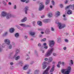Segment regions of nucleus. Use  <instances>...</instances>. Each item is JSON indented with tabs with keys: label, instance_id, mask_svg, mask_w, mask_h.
<instances>
[{
	"label": "nucleus",
	"instance_id": "f257e3e1",
	"mask_svg": "<svg viewBox=\"0 0 74 74\" xmlns=\"http://www.w3.org/2000/svg\"><path fill=\"white\" fill-rule=\"evenodd\" d=\"M7 16L6 18L8 19H10V18H12V17H14V16H13L11 14H7V12H2L1 17H2V16L3 17H5V16Z\"/></svg>",
	"mask_w": 74,
	"mask_h": 74
},
{
	"label": "nucleus",
	"instance_id": "f03ea898",
	"mask_svg": "<svg viewBox=\"0 0 74 74\" xmlns=\"http://www.w3.org/2000/svg\"><path fill=\"white\" fill-rule=\"evenodd\" d=\"M53 51V48H51V49H50L49 50H48L45 54V56L46 57H48L51 55V54L52 53V52Z\"/></svg>",
	"mask_w": 74,
	"mask_h": 74
},
{
	"label": "nucleus",
	"instance_id": "7ed1b4c3",
	"mask_svg": "<svg viewBox=\"0 0 74 74\" xmlns=\"http://www.w3.org/2000/svg\"><path fill=\"white\" fill-rule=\"evenodd\" d=\"M40 5L39 7V11H41V10H42L43 9H44V6L43 5V3H40Z\"/></svg>",
	"mask_w": 74,
	"mask_h": 74
},
{
	"label": "nucleus",
	"instance_id": "20e7f679",
	"mask_svg": "<svg viewBox=\"0 0 74 74\" xmlns=\"http://www.w3.org/2000/svg\"><path fill=\"white\" fill-rule=\"evenodd\" d=\"M70 71H71V67L69 66L68 67L67 71H65V74H69Z\"/></svg>",
	"mask_w": 74,
	"mask_h": 74
},
{
	"label": "nucleus",
	"instance_id": "39448f33",
	"mask_svg": "<svg viewBox=\"0 0 74 74\" xmlns=\"http://www.w3.org/2000/svg\"><path fill=\"white\" fill-rule=\"evenodd\" d=\"M50 67H51L50 66H48L46 70L43 72V74H48V71L49 70Z\"/></svg>",
	"mask_w": 74,
	"mask_h": 74
},
{
	"label": "nucleus",
	"instance_id": "423d86ee",
	"mask_svg": "<svg viewBox=\"0 0 74 74\" xmlns=\"http://www.w3.org/2000/svg\"><path fill=\"white\" fill-rule=\"evenodd\" d=\"M50 44H49V46L50 47H53L54 45V44H55V42L53 41L50 40L49 41Z\"/></svg>",
	"mask_w": 74,
	"mask_h": 74
},
{
	"label": "nucleus",
	"instance_id": "0eeeda50",
	"mask_svg": "<svg viewBox=\"0 0 74 74\" xmlns=\"http://www.w3.org/2000/svg\"><path fill=\"white\" fill-rule=\"evenodd\" d=\"M58 26H59V29H62V28H63L64 27H65V25H64L63 27L62 26V24L60 23H58Z\"/></svg>",
	"mask_w": 74,
	"mask_h": 74
},
{
	"label": "nucleus",
	"instance_id": "6e6552de",
	"mask_svg": "<svg viewBox=\"0 0 74 74\" xmlns=\"http://www.w3.org/2000/svg\"><path fill=\"white\" fill-rule=\"evenodd\" d=\"M46 63H47V62H43L42 65L43 66L42 67V68L43 69H44L46 68V67H47V66L46 65Z\"/></svg>",
	"mask_w": 74,
	"mask_h": 74
},
{
	"label": "nucleus",
	"instance_id": "1a4fd4ad",
	"mask_svg": "<svg viewBox=\"0 0 74 74\" xmlns=\"http://www.w3.org/2000/svg\"><path fill=\"white\" fill-rule=\"evenodd\" d=\"M67 13L68 15L72 14V11L71 10H67Z\"/></svg>",
	"mask_w": 74,
	"mask_h": 74
},
{
	"label": "nucleus",
	"instance_id": "9d476101",
	"mask_svg": "<svg viewBox=\"0 0 74 74\" xmlns=\"http://www.w3.org/2000/svg\"><path fill=\"white\" fill-rule=\"evenodd\" d=\"M5 42H6L8 45H9L10 43V41L8 39H6L5 40Z\"/></svg>",
	"mask_w": 74,
	"mask_h": 74
},
{
	"label": "nucleus",
	"instance_id": "9b49d317",
	"mask_svg": "<svg viewBox=\"0 0 74 74\" xmlns=\"http://www.w3.org/2000/svg\"><path fill=\"white\" fill-rule=\"evenodd\" d=\"M28 9H29V7L27 6H26L25 8L24 9V10H25V14H27V10H28Z\"/></svg>",
	"mask_w": 74,
	"mask_h": 74
},
{
	"label": "nucleus",
	"instance_id": "f8f14e48",
	"mask_svg": "<svg viewBox=\"0 0 74 74\" xmlns=\"http://www.w3.org/2000/svg\"><path fill=\"white\" fill-rule=\"evenodd\" d=\"M55 68V65H53L51 70L50 71V73H52L53 71H54V69Z\"/></svg>",
	"mask_w": 74,
	"mask_h": 74
},
{
	"label": "nucleus",
	"instance_id": "ddd939ff",
	"mask_svg": "<svg viewBox=\"0 0 74 74\" xmlns=\"http://www.w3.org/2000/svg\"><path fill=\"white\" fill-rule=\"evenodd\" d=\"M14 28H12L10 29V32L11 33H13L14 32Z\"/></svg>",
	"mask_w": 74,
	"mask_h": 74
},
{
	"label": "nucleus",
	"instance_id": "4468645a",
	"mask_svg": "<svg viewBox=\"0 0 74 74\" xmlns=\"http://www.w3.org/2000/svg\"><path fill=\"white\" fill-rule=\"evenodd\" d=\"M27 20V18L26 17H24L23 19L21 21L22 22H25Z\"/></svg>",
	"mask_w": 74,
	"mask_h": 74
},
{
	"label": "nucleus",
	"instance_id": "2eb2a0df",
	"mask_svg": "<svg viewBox=\"0 0 74 74\" xmlns=\"http://www.w3.org/2000/svg\"><path fill=\"white\" fill-rule=\"evenodd\" d=\"M28 66H29L28 65H26L24 67L23 69L24 70H27V68H28Z\"/></svg>",
	"mask_w": 74,
	"mask_h": 74
},
{
	"label": "nucleus",
	"instance_id": "dca6fc26",
	"mask_svg": "<svg viewBox=\"0 0 74 74\" xmlns=\"http://www.w3.org/2000/svg\"><path fill=\"white\" fill-rule=\"evenodd\" d=\"M56 12V17H58V16H59L60 15V12Z\"/></svg>",
	"mask_w": 74,
	"mask_h": 74
},
{
	"label": "nucleus",
	"instance_id": "f3484780",
	"mask_svg": "<svg viewBox=\"0 0 74 74\" xmlns=\"http://www.w3.org/2000/svg\"><path fill=\"white\" fill-rule=\"evenodd\" d=\"M61 71L62 74H65V69H61Z\"/></svg>",
	"mask_w": 74,
	"mask_h": 74
},
{
	"label": "nucleus",
	"instance_id": "a211bd4d",
	"mask_svg": "<svg viewBox=\"0 0 74 74\" xmlns=\"http://www.w3.org/2000/svg\"><path fill=\"white\" fill-rule=\"evenodd\" d=\"M19 50H17L16 51V53L14 55V57H16L17 56V53H19Z\"/></svg>",
	"mask_w": 74,
	"mask_h": 74
},
{
	"label": "nucleus",
	"instance_id": "6ab92c4d",
	"mask_svg": "<svg viewBox=\"0 0 74 74\" xmlns=\"http://www.w3.org/2000/svg\"><path fill=\"white\" fill-rule=\"evenodd\" d=\"M37 24L38 25H39V26H41V25H42V23L40 21H38L37 22Z\"/></svg>",
	"mask_w": 74,
	"mask_h": 74
},
{
	"label": "nucleus",
	"instance_id": "aec40b11",
	"mask_svg": "<svg viewBox=\"0 0 74 74\" xmlns=\"http://www.w3.org/2000/svg\"><path fill=\"white\" fill-rule=\"evenodd\" d=\"M71 8L72 10H74V4L71 5Z\"/></svg>",
	"mask_w": 74,
	"mask_h": 74
},
{
	"label": "nucleus",
	"instance_id": "412c9836",
	"mask_svg": "<svg viewBox=\"0 0 74 74\" xmlns=\"http://www.w3.org/2000/svg\"><path fill=\"white\" fill-rule=\"evenodd\" d=\"M48 17L50 18V17H52V14L51 13H49L48 14Z\"/></svg>",
	"mask_w": 74,
	"mask_h": 74
},
{
	"label": "nucleus",
	"instance_id": "4be33fe9",
	"mask_svg": "<svg viewBox=\"0 0 74 74\" xmlns=\"http://www.w3.org/2000/svg\"><path fill=\"white\" fill-rule=\"evenodd\" d=\"M49 3V0H47L46 2L45 3L46 5H47V4H48Z\"/></svg>",
	"mask_w": 74,
	"mask_h": 74
},
{
	"label": "nucleus",
	"instance_id": "5701e85b",
	"mask_svg": "<svg viewBox=\"0 0 74 74\" xmlns=\"http://www.w3.org/2000/svg\"><path fill=\"white\" fill-rule=\"evenodd\" d=\"M69 63L70 64H71L72 65H73V61L72 60H70L69 61Z\"/></svg>",
	"mask_w": 74,
	"mask_h": 74
},
{
	"label": "nucleus",
	"instance_id": "b1692460",
	"mask_svg": "<svg viewBox=\"0 0 74 74\" xmlns=\"http://www.w3.org/2000/svg\"><path fill=\"white\" fill-rule=\"evenodd\" d=\"M20 58V56H18L15 58L16 60H18Z\"/></svg>",
	"mask_w": 74,
	"mask_h": 74
},
{
	"label": "nucleus",
	"instance_id": "393cba45",
	"mask_svg": "<svg viewBox=\"0 0 74 74\" xmlns=\"http://www.w3.org/2000/svg\"><path fill=\"white\" fill-rule=\"evenodd\" d=\"M29 34L31 36H34L35 34V33L34 32H30Z\"/></svg>",
	"mask_w": 74,
	"mask_h": 74
},
{
	"label": "nucleus",
	"instance_id": "a878e982",
	"mask_svg": "<svg viewBox=\"0 0 74 74\" xmlns=\"http://www.w3.org/2000/svg\"><path fill=\"white\" fill-rule=\"evenodd\" d=\"M52 57H50L49 58L48 62H52Z\"/></svg>",
	"mask_w": 74,
	"mask_h": 74
},
{
	"label": "nucleus",
	"instance_id": "bb28decb",
	"mask_svg": "<svg viewBox=\"0 0 74 74\" xmlns=\"http://www.w3.org/2000/svg\"><path fill=\"white\" fill-rule=\"evenodd\" d=\"M49 22V19H46L44 20V22L46 23Z\"/></svg>",
	"mask_w": 74,
	"mask_h": 74
},
{
	"label": "nucleus",
	"instance_id": "cd10ccee",
	"mask_svg": "<svg viewBox=\"0 0 74 74\" xmlns=\"http://www.w3.org/2000/svg\"><path fill=\"white\" fill-rule=\"evenodd\" d=\"M15 36L16 37H18L19 36V34L16 33L15 34Z\"/></svg>",
	"mask_w": 74,
	"mask_h": 74
},
{
	"label": "nucleus",
	"instance_id": "c85d7f7f",
	"mask_svg": "<svg viewBox=\"0 0 74 74\" xmlns=\"http://www.w3.org/2000/svg\"><path fill=\"white\" fill-rule=\"evenodd\" d=\"M71 8V5H69V6H66L65 8V9H68L69 8Z\"/></svg>",
	"mask_w": 74,
	"mask_h": 74
},
{
	"label": "nucleus",
	"instance_id": "c756f323",
	"mask_svg": "<svg viewBox=\"0 0 74 74\" xmlns=\"http://www.w3.org/2000/svg\"><path fill=\"white\" fill-rule=\"evenodd\" d=\"M46 40V38H45L41 40V41H45Z\"/></svg>",
	"mask_w": 74,
	"mask_h": 74
},
{
	"label": "nucleus",
	"instance_id": "7c9ffc66",
	"mask_svg": "<svg viewBox=\"0 0 74 74\" xmlns=\"http://www.w3.org/2000/svg\"><path fill=\"white\" fill-rule=\"evenodd\" d=\"M69 2V0H65V4H67L68 2Z\"/></svg>",
	"mask_w": 74,
	"mask_h": 74
},
{
	"label": "nucleus",
	"instance_id": "2f4dec72",
	"mask_svg": "<svg viewBox=\"0 0 74 74\" xmlns=\"http://www.w3.org/2000/svg\"><path fill=\"white\" fill-rule=\"evenodd\" d=\"M21 26H26V25L23 24H20Z\"/></svg>",
	"mask_w": 74,
	"mask_h": 74
},
{
	"label": "nucleus",
	"instance_id": "473e14b6",
	"mask_svg": "<svg viewBox=\"0 0 74 74\" xmlns=\"http://www.w3.org/2000/svg\"><path fill=\"white\" fill-rule=\"evenodd\" d=\"M65 42H67V43H68V42H69V40H68V39H65Z\"/></svg>",
	"mask_w": 74,
	"mask_h": 74
},
{
	"label": "nucleus",
	"instance_id": "72a5a7b5",
	"mask_svg": "<svg viewBox=\"0 0 74 74\" xmlns=\"http://www.w3.org/2000/svg\"><path fill=\"white\" fill-rule=\"evenodd\" d=\"M51 3L53 5H54L55 4V3L54 2V1H51Z\"/></svg>",
	"mask_w": 74,
	"mask_h": 74
},
{
	"label": "nucleus",
	"instance_id": "f704fd0d",
	"mask_svg": "<svg viewBox=\"0 0 74 74\" xmlns=\"http://www.w3.org/2000/svg\"><path fill=\"white\" fill-rule=\"evenodd\" d=\"M11 48H12V45H10L9 47V49H11Z\"/></svg>",
	"mask_w": 74,
	"mask_h": 74
},
{
	"label": "nucleus",
	"instance_id": "c9c22d12",
	"mask_svg": "<svg viewBox=\"0 0 74 74\" xmlns=\"http://www.w3.org/2000/svg\"><path fill=\"white\" fill-rule=\"evenodd\" d=\"M51 31H54V29H53V27H51Z\"/></svg>",
	"mask_w": 74,
	"mask_h": 74
},
{
	"label": "nucleus",
	"instance_id": "e433bc0d",
	"mask_svg": "<svg viewBox=\"0 0 74 74\" xmlns=\"http://www.w3.org/2000/svg\"><path fill=\"white\" fill-rule=\"evenodd\" d=\"M69 33L68 32H66L65 33V35L66 36H68V35H69Z\"/></svg>",
	"mask_w": 74,
	"mask_h": 74
},
{
	"label": "nucleus",
	"instance_id": "4c0bfd02",
	"mask_svg": "<svg viewBox=\"0 0 74 74\" xmlns=\"http://www.w3.org/2000/svg\"><path fill=\"white\" fill-rule=\"evenodd\" d=\"M60 7H61V8H62L63 7V5L62 4H60Z\"/></svg>",
	"mask_w": 74,
	"mask_h": 74
},
{
	"label": "nucleus",
	"instance_id": "58836bf2",
	"mask_svg": "<svg viewBox=\"0 0 74 74\" xmlns=\"http://www.w3.org/2000/svg\"><path fill=\"white\" fill-rule=\"evenodd\" d=\"M44 60H45V61H47V60H48V59L47 58H45L44 59Z\"/></svg>",
	"mask_w": 74,
	"mask_h": 74
},
{
	"label": "nucleus",
	"instance_id": "ea45409f",
	"mask_svg": "<svg viewBox=\"0 0 74 74\" xmlns=\"http://www.w3.org/2000/svg\"><path fill=\"white\" fill-rule=\"evenodd\" d=\"M44 48L45 49H47V48H48V46H45L44 47Z\"/></svg>",
	"mask_w": 74,
	"mask_h": 74
},
{
	"label": "nucleus",
	"instance_id": "a19ab883",
	"mask_svg": "<svg viewBox=\"0 0 74 74\" xmlns=\"http://www.w3.org/2000/svg\"><path fill=\"white\" fill-rule=\"evenodd\" d=\"M38 46H39V47H40V46L41 45V44L40 43H39L38 45Z\"/></svg>",
	"mask_w": 74,
	"mask_h": 74
},
{
	"label": "nucleus",
	"instance_id": "79ce46f5",
	"mask_svg": "<svg viewBox=\"0 0 74 74\" xmlns=\"http://www.w3.org/2000/svg\"><path fill=\"white\" fill-rule=\"evenodd\" d=\"M53 56H55L56 55V54L55 53H53Z\"/></svg>",
	"mask_w": 74,
	"mask_h": 74
},
{
	"label": "nucleus",
	"instance_id": "37998d69",
	"mask_svg": "<svg viewBox=\"0 0 74 74\" xmlns=\"http://www.w3.org/2000/svg\"><path fill=\"white\" fill-rule=\"evenodd\" d=\"M64 62H62V63H61V64H62V66H64Z\"/></svg>",
	"mask_w": 74,
	"mask_h": 74
},
{
	"label": "nucleus",
	"instance_id": "c03bdc74",
	"mask_svg": "<svg viewBox=\"0 0 74 74\" xmlns=\"http://www.w3.org/2000/svg\"><path fill=\"white\" fill-rule=\"evenodd\" d=\"M57 67H60V65H59V64H58L57 65Z\"/></svg>",
	"mask_w": 74,
	"mask_h": 74
},
{
	"label": "nucleus",
	"instance_id": "a18cd8bd",
	"mask_svg": "<svg viewBox=\"0 0 74 74\" xmlns=\"http://www.w3.org/2000/svg\"><path fill=\"white\" fill-rule=\"evenodd\" d=\"M44 15H43L42 16H41V18H44Z\"/></svg>",
	"mask_w": 74,
	"mask_h": 74
},
{
	"label": "nucleus",
	"instance_id": "49530a36",
	"mask_svg": "<svg viewBox=\"0 0 74 74\" xmlns=\"http://www.w3.org/2000/svg\"><path fill=\"white\" fill-rule=\"evenodd\" d=\"M16 5H15L14 7V9H16Z\"/></svg>",
	"mask_w": 74,
	"mask_h": 74
},
{
	"label": "nucleus",
	"instance_id": "de8ad7c7",
	"mask_svg": "<svg viewBox=\"0 0 74 74\" xmlns=\"http://www.w3.org/2000/svg\"><path fill=\"white\" fill-rule=\"evenodd\" d=\"M58 64H62V62H59L58 63Z\"/></svg>",
	"mask_w": 74,
	"mask_h": 74
},
{
	"label": "nucleus",
	"instance_id": "09e8293b",
	"mask_svg": "<svg viewBox=\"0 0 74 74\" xmlns=\"http://www.w3.org/2000/svg\"><path fill=\"white\" fill-rule=\"evenodd\" d=\"M43 45L45 46L46 45H47V44L46 43H44L43 44Z\"/></svg>",
	"mask_w": 74,
	"mask_h": 74
},
{
	"label": "nucleus",
	"instance_id": "8fccbe9b",
	"mask_svg": "<svg viewBox=\"0 0 74 74\" xmlns=\"http://www.w3.org/2000/svg\"><path fill=\"white\" fill-rule=\"evenodd\" d=\"M39 72V71H38L37 70H36L35 71L36 73H37V72Z\"/></svg>",
	"mask_w": 74,
	"mask_h": 74
},
{
	"label": "nucleus",
	"instance_id": "3c124183",
	"mask_svg": "<svg viewBox=\"0 0 74 74\" xmlns=\"http://www.w3.org/2000/svg\"><path fill=\"white\" fill-rule=\"evenodd\" d=\"M10 64H11V65H12L13 64V62H11V63H10Z\"/></svg>",
	"mask_w": 74,
	"mask_h": 74
},
{
	"label": "nucleus",
	"instance_id": "603ef678",
	"mask_svg": "<svg viewBox=\"0 0 74 74\" xmlns=\"http://www.w3.org/2000/svg\"><path fill=\"white\" fill-rule=\"evenodd\" d=\"M8 4H9L10 5H11V2H9Z\"/></svg>",
	"mask_w": 74,
	"mask_h": 74
},
{
	"label": "nucleus",
	"instance_id": "864d4df0",
	"mask_svg": "<svg viewBox=\"0 0 74 74\" xmlns=\"http://www.w3.org/2000/svg\"><path fill=\"white\" fill-rule=\"evenodd\" d=\"M38 30H42L41 29H38Z\"/></svg>",
	"mask_w": 74,
	"mask_h": 74
},
{
	"label": "nucleus",
	"instance_id": "5fc2aeb1",
	"mask_svg": "<svg viewBox=\"0 0 74 74\" xmlns=\"http://www.w3.org/2000/svg\"><path fill=\"white\" fill-rule=\"evenodd\" d=\"M50 8H52V6L51 5L50 6Z\"/></svg>",
	"mask_w": 74,
	"mask_h": 74
},
{
	"label": "nucleus",
	"instance_id": "6e6d98bb",
	"mask_svg": "<svg viewBox=\"0 0 74 74\" xmlns=\"http://www.w3.org/2000/svg\"><path fill=\"white\" fill-rule=\"evenodd\" d=\"M27 38V36H25V38Z\"/></svg>",
	"mask_w": 74,
	"mask_h": 74
},
{
	"label": "nucleus",
	"instance_id": "4d7b16f0",
	"mask_svg": "<svg viewBox=\"0 0 74 74\" xmlns=\"http://www.w3.org/2000/svg\"><path fill=\"white\" fill-rule=\"evenodd\" d=\"M41 34H44V32H41Z\"/></svg>",
	"mask_w": 74,
	"mask_h": 74
},
{
	"label": "nucleus",
	"instance_id": "13d9d810",
	"mask_svg": "<svg viewBox=\"0 0 74 74\" xmlns=\"http://www.w3.org/2000/svg\"><path fill=\"white\" fill-rule=\"evenodd\" d=\"M63 17H65V14H64L63 15Z\"/></svg>",
	"mask_w": 74,
	"mask_h": 74
},
{
	"label": "nucleus",
	"instance_id": "bf43d9fd",
	"mask_svg": "<svg viewBox=\"0 0 74 74\" xmlns=\"http://www.w3.org/2000/svg\"><path fill=\"white\" fill-rule=\"evenodd\" d=\"M7 34V32H6L5 34V35H6V34Z\"/></svg>",
	"mask_w": 74,
	"mask_h": 74
},
{
	"label": "nucleus",
	"instance_id": "052dcab7",
	"mask_svg": "<svg viewBox=\"0 0 74 74\" xmlns=\"http://www.w3.org/2000/svg\"><path fill=\"white\" fill-rule=\"evenodd\" d=\"M34 23H35V21H34L33 22V24H34Z\"/></svg>",
	"mask_w": 74,
	"mask_h": 74
},
{
	"label": "nucleus",
	"instance_id": "680f3d73",
	"mask_svg": "<svg viewBox=\"0 0 74 74\" xmlns=\"http://www.w3.org/2000/svg\"><path fill=\"white\" fill-rule=\"evenodd\" d=\"M16 27H18V25H16Z\"/></svg>",
	"mask_w": 74,
	"mask_h": 74
},
{
	"label": "nucleus",
	"instance_id": "e2e57ef3",
	"mask_svg": "<svg viewBox=\"0 0 74 74\" xmlns=\"http://www.w3.org/2000/svg\"><path fill=\"white\" fill-rule=\"evenodd\" d=\"M63 49H64V50H65V47H64L63 48Z\"/></svg>",
	"mask_w": 74,
	"mask_h": 74
},
{
	"label": "nucleus",
	"instance_id": "0e129e2a",
	"mask_svg": "<svg viewBox=\"0 0 74 74\" xmlns=\"http://www.w3.org/2000/svg\"><path fill=\"white\" fill-rule=\"evenodd\" d=\"M31 40H33V38H32L31 39Z\"/></svg>",
	"mask_w": 74,
	"mask_h": 74
},
{
	"label": "nucleus",
	"instance_id": "69168bd1",
	"mask_svg": "<svg viewBox=\"0 0 74 74\" xmlns=\"http://www.w3.org/2000/svg\"><path fill=\"white\" fill-rule=\"evenodd\" d=\"M67 20V18H66V17H65V20Z\"/></svg>",
	"mask_w": 74,
	"mask_h": 74
},
{
	"label": "nucleus",
	"instance_id": "338daca9",
	"mask_svg": "<svg viewBox=\"0 0 74 74\" xmlns=\"http://www.w3.org/2000/svg\"><path fill=\"white\" fill-rule=\"evenodd\" d=\"M44 51H42V53H44Z\"/></svg>",
	"mask_w": 74,
	"mask_h": 74
},
{
	"label": "nucleus",
	"instance_id": "774afa93",
	"mask_svg": "<svg viewBox=\"0 0 74 74\" xmlns=\"http://www.w3.org/2000/svg\"><path fill=\"white\" fill-rule=\"evenodd\" d=\"M73 35L74 36V33H73Z\"/></svg>",
	"mask_w": 74,
	"mask_h": 74
}]
</instances>
